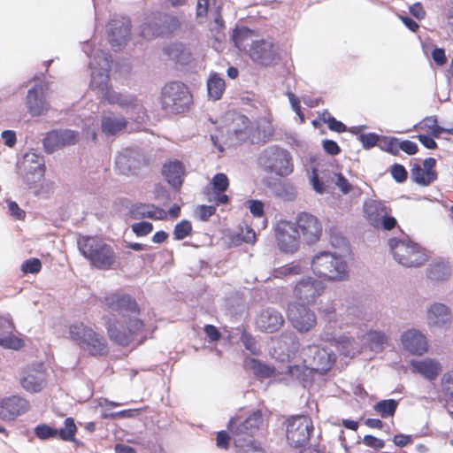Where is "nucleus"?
I'll return each mask as SVG.
<instances>
[{"mask_svg":"<svg viewBox=\"0 0 453 453\" xmlns=\"http://www.w3.org/2000/svg\"><path fill=\"white\" fill-rule=\"evenodd\" d=\"M111 56L104 50H97L92 61L89 62L91 69L90 88L105 100L109 104L118 105L122 110L138 114L137 120L143 119V107L138 99L132 94L121 93L109 87V71L111 68Z\"/></svg>","mask_w":453,"mask_h":453,"instance_id":"nucleus-1","label":"nucleus"},{"mask_svg":"<svg viewBox=\"0 0 453 453\" xmlns=\"http://www.w3.org/2000/svg\"><path fill=\"white\" fill-rule=\"evenodd\" d=\"M311 268L317 277L326 281H346L349 278V268L344 257L330 251L315 254L311 260Z\"/></svg>","mask_w":453,"mask_h":453,"instance_id":"nucleus-2","label":"nucleus"},{"mask_svg":"<svg viewBox=\"0 0 453 453\" xmlns=\"http://www.w3.org/2000/svg\"><path fill=\"white\" fill-rule=\"evenodd\" d=\"M250 119L243 115L236 117L234 124L238 127L228 130L231 134L227 142L229 146H234L245 141H250L252 144H258L270 140L273 129L268 120L261 119L257 122L256 128L250 127Z\"/></svg>","mask_w":453,"mask_h":453,"instance_id":"nucleus-3","label":"nucleus"},{"mask_svg":"<svg viewBox=\"0 0 453 453\" xmlns=\"http://www.w3.org/2000/svg\"><path fill=\"white\" fill-rule=\"evenodd\" d=\"M68 334L71 341L90 356L98 357L108 353V343L104 336L82 322L70 325Z\"/></svg>","mask_w":453,"mask_h":453,"instance_id":"nucleus-4","label":"nucleus"},{"mask_svg":"<svg viewBox=\"0 0 453 453\" xmlns=\"http://www.w3.org/2000/svg\"><path fill=\"white\" fill-rule=\"evenodd\" d=\"M258 165L269 174L287 177L294 172L292 154L284 148L276 145L266 147L259 154Z\"/></svg>","mask_w":453,"mask_h":453,"instance_id":"nucleus-5","label":"nucleus"},{"mask_svg":"<svg viewBox=\"0 0 453 453\" xmlns=\"http://www.w3.org/2000/svg\"><path fill=\"white\" fill-rule=\"evenodd\" d=\"M77 245L82 256L97 269H109L115 262V252L111 246L103 240L91 236H81Z\"/></svg>","mask_w":453,"mask_h":453,"instance_id":"nucleus-6","label":"nucleus"},{"mask_svg":"<svg viewBox=\"0 0 453 453\" xmlns=\"http://www.w3.org/2000/svg\"><path fill=\"white\" fill-rule=\"evenodd\" d=\"M320 311L328 321L319 334L320 341L334 346L340 354L345 357H353L357 352L355 340L344 334H338L331 325L337 322L335 306L333 303L321 306Z\"/></svg>","mask_w":453,"mask_h":453,"instance_id":"nucleus-7","label":"nucleus"},{"mask_svg":"<svg viewBox=\"0 0 453 453\" xmlns=\"http://www.w3.org/2000/svg\"><path fill=\"white\" fill-rule=\"evenodd\" d=\"M264 423V414L257 410L245 420L239 417L232 418L228 422V430L232 434L235 447L244 446L247 443H255L252 440L256 433Z\"/></svg>","mask_w":453,"mask_h":453,"instance_id":"nucleus-8","label":"nucleus"},{"mask_svg":"<svg viewBox=\"0 0 453 453\" xmlns=\"http://www.w3.org/2000/svg\"><path fill=\"white\" fill-rule=\"evenodd\" d=\"M388 245L395 260L406 267H418L427 260L424 249L411 240L392 238Z\"/></svg>","mask_w":453,"mask_h":453,"instance_id":"nucleus-9","label":"nucleus"},{"mask_svg":"<svg viewBox=\"0 0 453 453\" xmlns=\"http://www.w3.org/2000/svg\"><path fill=\"white\" fill-rule=\"evenodd\" d=\"M124 325L116 319H109L106 324L109 338L116 344L127 346L133 342L143 328V322L135 318L125 319Z\"/></svg>","mask_w":453,"mask_h":453,"instance_id":"nucleus-10","label":"nucleus"},{"mask_svg":"<svg viewBox=\"0 0 453 453\" xmlns=\"http://www.w3.org/2000/svg\"><path fill=\"white\" fill-rule=\"evenodd\" d=\"M161 101L165 111L177 114L188 108L191 103V95L185 84L173 81L163 88Z\"/></svg>","mask_w":453,"mask_h":453,"instance_id":"nucleus-11","label":"nucleus"},{"mask_svg":"<svg viewBox=\"0 0 453 453\" xmlns=\"http://www.w3.org/2000/svg\"><path fill=\"white\" fill-rule=\"evenodd\" d=\"M44 158L35 151L27 152L18 165V175L27 188H31L44 176Z\"/></svg>","mask_w":453,"mask_h":453,"instance_id":"nucleus-12","label":"nucleus"},{"mask_svg":"<svg viewBox=\"0 0 453 453\" xmlns=\"http://www.w3.org/2000/svg\"><path fill=\"white\" fill-rule=\"evenodd\" d=\"M301 357L311 371L321 374L329 371L336 359L333 350H328L316 344L307 345L303 348Z\"/></svg>","mask_w":453,"mask_h":453,"instance_id":"nucleus-13","label":"nucleus"},{"mask_svg":"<svg viewBox=\"0 0 453 453\" xmlns=\"http://www.w3.org/2000/svg\"><path fill=\"white\" fill-rule=\"evenodd\" d=\"M312 431L311 418L304 415L292 417L287 423V440L294 447H303L308 443Z\"/></svg>","mask_w":453,"mask_h":453,"instance_id":"nucleus-14","label":"nucleus"},{"mask_svg":"<svg viewBox=\"0 0 453 453\" xmlns=\"http://www.w3.org/2000/svg\"><path fill=\"white\" fill-rule=\"evenodd\" d=\"M274 235L279 249L284 253L293 254L300 246V234L294 222L281 219L274 226Z\"/></svg>","mask_w":453,"mask_h":453,"instance_id":"nucleus-15","label":"nucleus"},{"mask_svg":"<svg viewBox=\"0 0 453 453\" xmlns=\"http://www.w3.org/2000/svg\"><path fill=\"white\" fill-rule=\"evenodd\" d=\"M325 284L313 277L301 278L293 287V297L301 304L313 303L325 291Z\"/></svg>","mask_w":453,"mask_h":453,"instance_id":"nucleus-16","label":"nucleus"},{"mask_svg":"<svg viewBox=\"0 0 453 453\" xmlns=\"http://www.w3.org/2000/svg\"><path fill=\"white\" fill-rule=\"evenodd\" d=\"M19 381L28 393L41 392L47 384V375L42 364H33L23 367L19 372Z\"/></svg>","mask_w":453,"mask_h":453,"instance_id":"nucleus-17","label":"nucleus"},{"mask_svg":"<svg viewBox=\"0 0 453 453\" xmlns=\"http://www.w3.org/2000/svg\"><path fill=\"white\" fill-rule=\"evenodd\" d=\"M288 318L294 326L300 333H307L317 325V316L313 311L296 302L288 306Z\"/></svg>","mask_w":453,"mask_h":453,"instance_id":"nucleus-18","label":"nucleus"},{"mask_svg":"<svg viewBox=\"0 0 453 453\" xmlns=\"http://www.w3.org/2000/svg\"><path fill=\"white\" fill-rule=\"evenodd\" d=\"M294 223L299 231L300 237L302 236L307 244H314L320 239L322 225L315 216L307 212H300Z\"/></svg>","mask_w":453,"mask_h":453,"instance_id":"nucleus-19","label":"nucleus"},{"mask_svg":"<svg viewBox=\"0 0 453 453\" xmlns=\"http://www.w3.org/2000/svg\"><path fill=\"white\" fill-rule=\"evenodd\" d=\"M77 432V426L73 418H66L64 421V427L58 429L49 425H38L35 428V434L41 440H49L59 437L65 441H75L74 436Z\"/></svg>","mask_w":453,"mask_h":453,"instance_id":"nucleus-20","label":"nucleus"},{"mask_svg":"<svg viewBox=\"0 0 453 453\" xmlns=\"http://www.w3.org/2000/svg\"><path fill=\"white\" fill-rule=\"evenodd\" d=\"M48 85L40 81L28 89L26 97V106L28 112L34 117H39L45 114L50 109V104L46 100V91Z\"/></svg>","mask_w":453,"mask_h":453,"instance_id":"nucleus-21","label":"nucleus"},{"mask_svg":"<svg viewBox=\"0 0 453 453\" xmlns=\"http://www.w3.org/2000/svg\"><path fill=\"white\" fill-rule=\"evenodd\" d=\"M249 55L254 62L265 66L275 64L280 58L276 47L269 40L253 41Z\"/></svg>","mask_w":453,"mask_h":453,"instance_id":"nucleus-22","label":"nucleus"},{"mask_svg":"<svg viewBox=\"0 0 453 453\" xmlns=\"http://www.w3.org/2000/svg\"><path fill=\"white\" fill-rule=\"evenodd\" d=\"M104 303L111 311L118 312L123 318L139 312V307L134 298L120 292L110 293L104 296Z\"/></svg>","mask_w":453,"mask_h":453,"instance_id":"nucleus-23","label":"nucleus"},{"mask_svg":"<svg viewBox=\"0 0 453 453\" xmlns=\"http://www.w3.org/2000/svg\"><path fill=\"white\" fill-rule=\"evenodd\" d=\"M79 133L70 129L53 130L45 135L42 143L47 153H53L65 146L74 145L79 141Z\"/></svg>","mask_w":453,"mask_h":453,"instance_id":"nucleus-24","label":"nucleus"},{"mask_svg":"<svg viewBox=\"0 0 453 453\" xmlns=\"http://www.w3.org/2000/svg\"><path fill=\"white\" fill-rule=\"evenodd\" d=\"M30 409L29 402L19 395H12L0 402V418L3 420H14L17 417L25 414Z\"/></svg>","mask_w":453,"mask_h":453,"instance_id":"nucleus-25","label":"nucleus"},{"mask_svg":"<svg viewBox=\"0 0 453 453\" xmlns=\"http://www.w3.org/2000/svg\"><path fill=\"white\" fill-rule=\"evenodd\" d=\"M142 164V157L137 150L126 148L115 158L116 168L120 173L135 174Z\"/></svg>","mask_w":453,"mask_h":453,"instance_id":"nucleus-26","label":"nucleus"},{"mask_svg":"<svg viewBox=\"0 0 453 453\" xmlns=\"http://www.w3.org/2000/svg\"><path fill=\"white\" fill-rule=\"evenodd\" d=\"M130 27V21L126 18L113 19L109 23L108 40L113 48L119 50L127 43Z\"/></svg>","mask_w":453,"mask_h":453,"instance_id":"nucleus-27","label":"nucleus"},{"mask_svg":"<svg viewBox=\"0 0 453 453\" xmlns=\"http://www.w3.org/2000/svg\"><path fill=\"white\" fill-rule=\"evenodd\" d=\"M401 342L403 348L413 355L422 356L428 350L426 335L414 328L403 333Z\"/></svg>","mask_w":453,"mask_h":453,"instance_id":"nucleus-28","label":"nucleus"},{"mask_svg":"<svg viewBox=\"0 0 453 453\" xmlns=\"http://www.w3.org/2000/svg\"><path fill=\"white\" fill-rule=\"evenodd\" d=\"M451 311L444 303H433L426 311L427 325L431 327L444 328L451 323Z\"/></svg>","mask_w":453,"mask_h":453,"instance_id":"nucleus-29","label":"nucleus"},{"mask_svg":"<svg viewBox=\"0 0 453 453\" xmlns=\"http://www.w3.org/2000/svg\"><path fill=\"white\" fill-rule=\"evenodd\" d=\"M299 349V342L292 332H284L278 339L274 352L277 358L282 362L294 358Z\"/></svg>","mask_w":453,"mask_h":453,"instance_id":"nucleus-30","label":"nucleus"},{"mask_svg":"<svg viewBox=\"0 0 453 453\" xmlns=\"http://www.w3.org/2000/svg\"><path fill=\"white\" fill-rule=\"evenodd\" d=\"M284 322L281 312L273 308L264 310L257 318V326L259 330L269 334L278 331Z\"/></svg>","mask_w":453,"mask_h":453,"instance_id":"nucleus-31","label":"nucleus"},{"mask_svg":"<svg viewBox=\"0 0 453 453\" xmlns=\"http://www.w3.org/2000/svg\"><path fill=\"white\" fill-rule=\"evenodd\" d=\"M411 366L413 372L420 374L430 381L435 380L442 370L440 361L430 357L411 360Z\"/></svg>","mask_w":453,"mask_h":453,"instance_id":"nucleus-32","label":"nucleus"},{"mask_svg":"<svg viewBox=\"0 0 453 453\" xmlns=\"http://www.w3.org/2000/svg\"><path fill=\"white\" fill-rule=\"evenodd\" d=\"M127 127V120L123 116H118L112 111H106L102 114L101 129L107 135H116L124 131Z\"/></svg>","mask_w":453,"mask_h":453,"instance_id":"nucleus-33","label":"nucleus"},{"mask_svg":"<svg viewBox=\"0 0 453 453\" xmlns=\"http://www.w3.org/2000/svg\"><path fill=\"white\" fill-rule=\"evenodd\" d=\"M162 174L173 188L179 189L183 182L185 168L180 161H169L164 164Z\"/></svg>","mask_w":453,"mask_h":453,"instance_id":"nucleus-34","label":"nucleus"},{"mask_svg":"<svg viewBox=\"0 0 453 453\" xmlns=\"http://www.w3.org/2000/svg\"><path fill=\"white\" fill-rule=\"evenodd\" d=\"M129 215L134 219L149 218L151 219L162 220L166 219L167 213L153 204L136 203L130 206Z\"/></svg>","mask_w":453,"mask_h":453,"instance_id":"nucleus-35","label":"nucleus"},{"mask_svg":"<svg viewBox=\"0 0 453 453\" xmlns=\"http://www.w3.org/2000/svg\"><path fill=\"white\" fill-rule=\"evenodd\" d=\"M388 208L381 201L368 199L364 203L365 217L375 228H379V220L388 214Z\"/></svg>","mask_w":453,"mask_h":453,"instance_id":"nucleus-36","label":"nucleus"},{"mask_svg":"<svg viewBox=\"0 0 453 453\" xmlns=\"http://www.w3.org/2000/svg\"><path fill=\"white\" fill-rule=\"evenodd\" d=\"M165 51L171 59L180 65L189 63L192 58L190 50L182 43H173L167 47Z\"/></svg>","mask_w":453,"mask_h":453,"instance_id":"nucleus-37","label":"nucleus"},{"mask_svg":"<svg viewBox=\"0 0 453 453\" xmlns=\"http://www.w3.org/2000/svg\"><path fill=\"white\" fill-rule=\"evenodd\" d=\"M245 366L251 370L256 377L260 379H267L276 376L274 368L253 357L247 358L245 360Z\"/></svg>","mask_w":453,"mask_h":453,"instance_id":"nucleus-38","label":"nucleus"},{"mask_svg":"<svg viewBox=\"0 0 453 453\" xmlns=\"http://www.w3.org/2000/svg\"><path fill=\"white\" fill-rule=\"evenodd\" d=\"M411 172L412 180L421 186H428L437 179L436 172H427L418 164L412 165Z\"/></svg>","mask_w":453,"mask_h":453,"instance_id":"nucleus-39","label":"nucleus"},{"mask_svg":"<svg viewBox=\"0 0 453 453\" xmlns=\"http://www.w3.org/2000/svg\"><path fill=\"white\" fill-rule=\"evenodd\" d=\"M225 88V81L218 73H212L207 81L208 96L212 100L220 99Z\"/></svg>","mask_w":453,"mask_h":453,"instance_id":"nucleus-40","label":"nucleus"},{"mask_svg":"<svg viewBox=\"0 0 453 453\" xmlns=\"http://www.w3.org/2000/svg\"><path fill=\"white\" fill-rule=\"evenodd\" d=\"M14 330H6L0 332V347L12 349L19 350L24 347V341L13 334Z\"/></svg>","mask_w":453,"mask_h":453,"instance_id":"nucleus-41","label":"nucleus"},{"mask_svg":"<svg viewBox=\"0 0 453 453\" xmlns=\"http://www.w3.org/2000/svg\"><path fill=\"white\" fill-rule=\"evenodd\" d=\"M450 271L447 264L437 262L430 264L426 269V275L432 280H444L449 276Z\"/></svg>","mask_w":453,"mask_h":453,"instance_id":"nucleus-42","label":"nucleus"},{"mask_svg":"<svg viewBox=\"0 0 453 453\" xmlns=\"http://www.w3.org/2000/svg\"><path fill=\"white\" fill-rule=\"evenodd\" d=\"M398 406L395 399L380 400L373 405V410L382 418L393 417Z\"/></svg>","mask_w":453,"mask_h":453,"instance_id":"nucleus-43","label":"nucleus"},{"mask_svg":"<svg viewBox=\"0 0 453 453\" xmlns=\"http://www.w3.org/2000/svg\"><path fill=\"white\" fill-rule=\"evenodd\" d=\"M441 391L447 403L453 402V368L446 371L440 380Z\"/></svg>","mask_w":453,"mask_h":453,"instance_id":"nucleus-44","label":"nucleus"},{"mask_svg":"<svg viewBox=\"0 0 453 453\" xmlns=\"http://www.w3.org/2000/svg\"><path fill=\"white\" fill-rule=\"evenodd\" d=\"M251 30L242 27H236L234 30L232 40L234 43V46L238 48L240 50H246V47L249 44V41L251 37Z\"/></svg>","mask_w":453,"mask_h":453,"instance_id":"nucleus-45","label":"nucleus"},{"mask_svg":"<svg viewBox=\"0 0 453 453\" xmlns=\"http://www.w3.org/2000/svg\"><path fill=\"white\" fill-rule=\"evenodd\" d=\"M312 371L307 367L306 364L303 361V365H288L285 373L292 380H306V377L311 374Z\"/></svg>","mask_w":453,"mask_h":453,"instance_id":"nucleus-46","label":"nucleus"},{"mask_svg":"<svg viewBox=\"0 0 453 453\" xmlns=\"http://www.w3.org/2000/svg\"><path fill=\"white\" fill-rule=\"evenodd\" d=\"M303 273V267L298 263H291L274 271L275 278H288L300 275Z\"/></svg>","mask_w":453,"mask_h":453,"instance_id":"nucleus-47","label":"nucleus"},{"mask_svg":"<svg viewBox=\"0 0 453 453\" xmlns=\"http://www.w3.org/2000/svg\"><path fill=\"white\" fill-rule=\"evenodd\" d=\"M387 340L386 334L381 331L372 330L367 333V341L373 351L381 350Z\"/></svg>","mask_w":453,"mask_h":453,"instance_id":"nucleus-48","label":"nucleus"},{"mask_svg":"<svg viewBox=\"0 0 453 453\" xmlns=\"http://www.w3.org/2000/svg\"><path fill=\"white\" fill-rule=\"evenodd\" d=\"M192 233V225L188 220H181L173 229V238L177 241H180L189 236Z\"/></svg>","mask_w":453,"mask_h":453,"instance_id":"nucleus-49","label":"nucleus"},{"mask_svg":"<svg viewBox=\"0 0 453 453\" xmlns=\"http://www.w3.org/2000/svg\"><path fill=\"white\" fill-rule=\"evenodd\" d=\"M211 185L214 193H223L229 186V180L225 173H219L213 176Z\"/></svg>","mask_w":453,"mask_h":453,"instance_id":"nucleus-50","label":"nucleus"},{"mask_svg":"<svg viewBox=\"0 0 453 453\" xmlns=\"http://www.w3.org/2000/svg\"><path fill=\"white\" fill-rule=\"evenodd\" d=\"M42 268V263L38 258H30L24 261L21 265V271L27 273H37Z\"/></svg>","mask_w":453,"mask_h":453,"instance_id":"nucleus-51","label":"nucleus"},{"mask_svg":"<svg viewBox=\"0 0 453 453\" xmlns=\"http://www.w3.org/2000/svg\"><path fill=\"white\" fill-rule=\"evenodd\" d=\"M132 231L137 235V236H145L151 233L153 230V225L150 222L148 221H141L138 223H134L131 226Z\"/></svg>","mask_w":453,"mask_h":453,"instance_id":"nucleus-52","label":"nucleus"},{"mask_svg":"<svg viewBox=\"0 0 453 453\" xmlns=\"http://www.w3.org/2000/svg\"><path fill=\"white\" fill-rule=\"evenodd\" d=\"M163 33V29L157 23L150 24L146 23L143 25L142 29V35L144 38L150 39L151 37L157 36Z\"/></svg>","mask_w":453,"mask_h":453,"instance_id":"nucleus-53","label":"nucleus"},{"mask_svg":"<svg viewBox=\"0 0 453 453\" xmlns=\"http://www.w3.org/2000/svg\"><path fill=\"white\" fill-rule=\"evenodd\" d=\"M245 204L254 217L262 218L264 216V203L261 201L249 200Z\"/></svg>","mask_w":453,"mask_h":453,"instance_id":"nucleus-54","label":"nucleus"},{"mask_svg":"<svg viewBox=\"0 0 453 453\" xmlns=\"http://www.w3.org/2000/svg\"><path fill=\"white\" fill-rule=\"evenodd\" d=\"M310 183L314 191L318 194H324L326 192V185L322 180H320L317 169L315 168L312 169V173L310 177Z\"/></svg>","mask_w":453,"mask_h":453,"instance_id":"nucleus-55","label":"nucleus"},{"mask_svg":"<svg viewBox=\"0 0 453 453\" xmlns=\"http://www.w3.org/2000/svg\"><path fill=\"white\" fill-rule=\"evenodd\" d=\"M391 174H392V177L395 180V181L399 182V183L405 181L407 179V175H408L405 168L402 165H399V164H395L392 166Z\"/></svg>","mask_w":453,"mask_h":453,"instance_id":"nucleus-56","label":"nucleus"},{"mask_svg":"<svg viewBox=\"0 0 453 453\" xmlns=\"http://www.w3.org/2000/svg\"><path fill=\"white\" fill-rule=\"evenodd\" d=\"M359 141L365 149H370L376 145L379 136L374 133L363 134L359 136Z\"/></svg>","mask_w":453,"mask_h":453,"instance_id":"nucleus-57","label":"nucleus"},{"mask_svg":"<svg viewBox=\"0 0 453 453\" xmlns=\"http://www.w3.org/2000/svg\"><path fill=\"white\" fill-rule=\"evenodd\" d=\"M241 340L243 345L245 346L246 349L250 351L251 354L257 355L258 353L256 340L253 336L248 334H243L241 337Z\"/></svg>","mask_w":453,"mask_h":453,"instance_id":"nucleus-58","label":"nucleus"},{"mask_svg":"<svg viewBox=\"0 0 453 453\" xmlns=\"http://www.w3.org/2000/svg\"><path fill=\"white\" fill-rule=\"evenodd\" d=\"M335 177V185L343 194H348L352 188L349 180L342 173H336Z\"/></svg>","mask_w":453,"mask_h":453,"instance_id":"nucleus-59","label":"nucleus"},{"mask_svg":"<svg viewBox=\"0 0 453 453\" xmlns=\"http://www.w3.org/2000/svg\"><path fill=\"white\" fill-rule=\"evenodd\" d=\"M9 213L16 219H22L25 217V211L21 210L19 204L14 201H7Z\"/></svg>","mask_w":453,"mask_h":453,"instance_id":"nucleus-60","label":"nucleus"},{"mask_svg":"<svg viewBox=\"0 0 453 453\" xmlns=\"http://www.w3.org/2000/svg\"><path fill=\"white\" fill-rule=\"evenodd\" d=\"M324 120L327 123L329 129L333 131L338 133H342L346 131V126L342 122L337 120L335 118L331 117L330 115H328L327 119H324Z\"/></svg>","mask_w":453,"mask_h":453,"instance_id":"nucleus-61","label":"nucleus"},{"mask_svg":"<svg viewBox=\"0 0 453 453\" xmlns=\"http://www.w3.org/2000/svg\"><path fill=\"white\" fill-rule=\"evenodd\" d=\"M322 145L324 150L331 156L338 155L341 152L339 145L333 140H324Z\"/></svg>","mask_w":453,"mask_h":453,"instance_id":"nucleus-62","label":"nucleus"},{"mask_svg":"<svg viewBox=\"0 0 453 453\" xmlns=\"http://www.w3.org/2000/svg\"><path fill=\"white\" fill-rule=\"evenodd\" d=\"M396 219L392 217L385 214L380 220H379V228H382L384 230H391L396 226Z\"/></svg>","mask_w":453,"mask_h":453,"instance_id":"nucleus-63","label":"nucleus"},{"mask_svg":"<svg viewBox=\"0 0 453 453\" xmlns=\"http://www.w3.org/2000/svg\"><path fill=\"white\" fill-rule=\"evenodd\" d=\"M238 449L237 453H265V450L255 443H247L244 446L236 447Z\"/></svg>","mask_w":453,"mask_h":453,"instance_id":"nucleus-64","label":"nucleus"}]
</instances>
